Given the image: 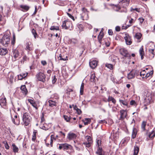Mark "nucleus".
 I'll use <instances>...</instances> for the list:
<instances>
[{"instance_id":"obj_39","label":"nucleus","mask_w":155,"mask_h":155,"mask_svg":"<svg viewBox=\"0 0 155 155\" xmlns=\"http://www.w3.org/2000/svg\"><path fill=\"white\" fill-rule=\"evenodd\" d=\"M105 66L110 70H112L113 69V66L111 64L107 63Z\"/></svg>"},{"instance_id":"obj_58","label":"nucleus","mask_w":155,"mask_h":155,"mask_svg":"<svg viewBox=\"0 0 155 155\" xmlns=\"http://www.w3.org/2000/svg\"><path fill=\"white\" fill-rule=\"evenodd\" d=\"M41 63L44 66L46 65L47 64V62L45 61H41Z\"/></svg>"},{"instance_id":"obj_49","label":"nucleus","mask_w":155,"mask_h":155,"mask_svg":"<svg viewBox=\"0 0 155 155\" xmlns=\"http://www.w3.org/2000/svg\"><path fill=\"white\" fill-rule=\"evenodd\" d=\"M44 116V113H42V116L41 117V123H42L45 120Z\"/></svg>"},{"instance_id":"obj_59","label":"nucleus","mask_w":155,"mask_h":155,"mask_svg":"<svg viewBox=\"0 0 155 155\" xmlns=\"http://www.w3.org/2000/svg\"><path fill=\"white\" fill-rule=\"evenodd\" d=\"M139 20H140V23L142 24L143 21L144 19L143 18H139Z\"/></svg>"},{"instance_id":"obj_3","label":"nucleus","mask_w":155,"mask_h":155,"mask_svg":"<svg viewBox=\"0 0 155 155\" xmlns=\"http://www.w3.org/2000/svg\"><path fill=\"white\" fill-rule=\"evenodd\" d=\"M12 52L13 54H12V56L13 58H12L13 61H15L20 58V55L17 50H13Z\"/></svg>"},{"instance_id":"obj_30","label":"nucleus","mask_w":155,"mask_h":155,"mask_svg":"<svg viewBox=\"0 0 155 155\" xmlns=\"http://www.w3.org/2000/svg\"><path fill=\"white\" fill-rule=\"evenodd\" d=\"M108 101H111L114 104H115L116 102L115 100L112 97L109 96L108 99Z\"/></svg>"},{"instance_id":"obj_55","label":"nucleus","mask_w":155,"mask_h":155,"mask_svg":"<svg viewBox=\"0 0 155 155\" xmlns=\"http://www.w3.org/2000/svg\"><path fill=\"white\" fill-rule=\"evenodd\" d=\"M108 33L110 35H112L113 34V32L112 30H109L108 31Z\"/></svg>"},{"instance_id":"obj_6","label":"nucleus","mask_w":155,"mask_h":155,"mask_svg":"<svg viewBox=\"0 0 155 155\" xmlns=\"http://www.w3.org/2000/svg\"><path fill=\"white\" fill-rule=\"evenodd\" d=\"M120 117L119 118V120H123L127 116V114L126 110H121L120 111Z\"/></svg>"},{"instance_id":"obj_2","label":"nucleus","mask_w":155,"mask_h":155,"mask_svg":"<svg viewBox=\"0 0 155 155\" xmlns=\"http://www.w3.org/2000/svg\"><path fill=\"white\" fill-rule=\"evenodd\" d=\"M22 119L24 124L27 126L29 124L31 119V117L28 113H25L24 114Z\"/></svg>"},{"instance_id":"obj_31","label":"nucleus","mask_w":155,"mask_h":155,"mask_svg":"<svg viewBox=\"0 0 155 155\" xmlns=\"http://www.w3.org/2000/svg\"><path fill=\"white\" fill-rule=\"evenodd\" d=\"M96 76L95 74L94 73L91 74V78L90 80L91 82H94L96 81Z\"/></svg>"},{"instance_id":"obj_16","label":"nucleus","mask_w":155,"mask_h":155,"mask_svg":"<svg viewBox=\"0 0 155 155\" xmlns=\"http://www.w3.org/2000/svg\"><path fill=\"white\" fill-rule=\"evenodd\" d=\"M26 49L28 50V51L33 50V46L31 44V43H30V44L29 43H28L27 44Z\"/></svg>"},{"instance_id":"obj_33","label":"nucleus","mask_w":155,"mask_h":155,"mask_svg":"<svg viewBox=\"0 0 155 155\" xmlns=\"http://www.w3.org/2000/svg\"><path fill=\"white\" fill-rule=\"evenodd\" d=\"M84 85V83L82 82L81 84L80 90V93L81 95H82L83 94Z\"/></svg>"},{"instance_id":"obj_35","label":"nucleus","mask_w":155,"mask_h":155,"mask_svg":"<svg viewBox=\"0 0 155 155\" xmlns=\"http://www.w3.org/2000/svg\"><path fill=\"white\" fill-rule=\"evenodd\" d=\"M147 122L145 121H143L141 124V128L144 131L145 130V127L146 125Z\"/></svg>"},{"instance_id":"obj_63","label":"nucleus","mask_w":155,"mask_h":155,"mask_svg":"<svg viewBox=\"0 0 155 155\" xmlns=\"http://www.w3.org/2000/svg\"><path fill=\"white\" fill-rule=\"evenodd\" d=\"M5 148L7 149H8L9 148V147L8 146V143H6L5 145Z\"/></svg>"},{"instance_id":"obj_47","label":"nucleus","mask_w":155,"mask_h":155,"mask_svg":"<svg viewBox=\"0 0 155 155\" xmlns=\"http://www.w3.org/2000/svg\"><path fill=\"white\" fill-rule=\"evenodd\" d=\"M57 81V79L56 78L55 76H54L52 78V83L53 84H54Z\"/></svg>"},{"instance_id":"obj_10","label":"nucleus","mask_w":155,"mask_h":155,"mask_svg":"<svg viewBox=\"0 0 155 155\" xmlns=\"http://www.w3.org/2000/svg\"><path fill=\"white\" fill-rule=\"evenodd\" d=\"M89 64L90 67L93 69L95 68L97 65V62L96 60H93L92 61L90 62Z\"/></svg>"},{"instance_id":"obj_34","label":"nucleus","mask_w":155,"mask_h":155,"mask_svg":"<svg viewBox=\"0 0 155 155\" xmlns=\"http://www.w3.org/2000/svg\"><path fill=\"white\" fill-rule=\"evenodd\" d=\"M91 141L84 142L83 143V144L86 146V147H89L91 146Z\"/></svg>"},{"instance_id":"obj_64","label":"nucleus","mask_w":155,"mask_h":155,"mask_svg":"<svg viewBox=\"0 0 155 155\" xmlns=\"http://www.w3.org/2000/svg\"><path fill=\"white\" fill-rule=\"evenodd\" d=\"M27 57L25 56H24L23 57V61H27Z\"/></svg>"},{"instance_id":"obj_36","label":"nucleus","mask_w":155,"mask_h":155,"mask_svg":"<svg viewBox=\"0 0 155 155\" xmlns=\"http://www.w3.org/2000/svg\"><path fill=\"white\" fill-rule=\"evenodd\" d=\"M51 30H59V28L58 26H51L50 28Z\"/></svg>"},{"instance_id":"obj_46","label":"nucleus","mask_w":155,"mask_h":155,"mask_svg":"<svg viewBox=\"0 0 155 155\" xmlns=\"http://www.w3.org/2000/svg\"><path fill=\"white\" fill-rule=\"evenodd\" d=\"M130 104L132 106H136L137 104L135 101L132 100L130 102Z\"/></svg>"},{"instance_id":"obj_13","label":"nucleus","mask_w":155,"mask_h":155,"mask_svg":"<svg viewBox=\"0 0 155 155\" xmlns=\"http://www.w3.org/2000/svg\"><path fill=\"white\" fill-rule=\"evenodd\" d=\"M8 50L7 49L1 48H0V54L2 55H4L7 54Z\"/></svg>"},{"instance_id":"obj_54","label":"nucleus","mask_w":155,"mask_h":155,"mask_svg":"<svg viewBox=\"0 0 155 155\" xmlns=\"http://www.w3.org/2000/svg\"><path fill=\"white\" fill-rule=\"evenodd\" d=\"M67 14L70 18H71L74 21V17L73 16H72L71 14L68 13H67Z\"/></svg>"},{"instance_id":"obj_11","label":"nucleus","mask_w":155,"mask_h":155,"mask_svg":"<svg viewBox=\"0 0 155 155\" xmlns=\"http://www.w3.org/2000/svg\"><path fill=\"white\" fill-rule=\"evenodd\" d=\"M63 149L65 150H71L72 149V147L71 145L66 143H62Z\"/></svg>"},{"instance_id":"obj_44","label":"nucleus","mask_w":155,"mask_h":155,"mask_svg":"<svg viewBox=\"0 0 155 155\" xmlns=\"http://www.w3.org/2000/svg\"><path fill=\"white\" fill-rule=\"evenodd\" d=\"M153 70H152L150 71L149 73H147V74L146 75L145 77H149L150 76L153 74Z\"/></svg>"},{"instance_id":"obj_19","label":"nucleus","mask_w":155,"mask_h":155,"mask_svg":"<svg viewBox=\"0 0 155 155\" xmlns=\"http://www.w3.org/2000/svg\"><path fill=\"white\" fill-rule=\"evenodd\" d=\"M124 39L127 45H130L131 44L132 42L131 41L130 37H128L127 36H126L124 37Z\"/></svg>"},{"instance_id":"obj_18","label":"nucleus","mask_w":155,"mask_h":155,"mask_svg":"<svg viewBox=\"0 0 155 155\" xmlns=\"http://www.w3.org/2000/svg\"><path fill=\"white\" fill-rule=\"evenodd\" d=\"M20 89L24 94H25V95L27 94L28 91L25 85L21 86Z\"/></svg>"},{"instance_id":"obj_9","label":"nucleus","mask_w":155,"mask_h":155,"mask_svg":"<svg viewBox=\"0 0 155 155\" xmlns=\"http://www.w3.org/2000/svg\"><path fill=\"white\" fill-rule=\"evenodd\" d=\"M152 99V97L151 96L146 97L144 98V103L145 104V105H148L151 102V101Z\"/></svg>"},{"instance_id":"obj_7","label":"nucleus","mask_w":155,"mask_h":155,"mask_svg":"<svg viewBox=\"0 0 155 155\" xmlns=\"http://www.w3.org/2000/svg\"><path fill=\"white\" fill-rule=\"evenodd\" d=\"M120 54L125 57H127L129 56V54L125 48H122L120 49Z\"/></svg>"},{"instance_id":"obj_17","label":"nucleus","mask_w":155,"mask_h":155,"mask_svg":"<svg viewBox=\"0 0 155 155\" xmlns=\"http://www.w3.org/2000/svg\"><path fill=\"white\" fill-rule=\"evenodd\" d=\"M104 36V34L103 33H102L101 31L97 37L98 41L99 42L100 44H101L102 39L103 38Z\"/></svg>"},{"instance_id":"obj_43","label":"nucleus","mask_w":155,"mask_h":155,"mask_svg":"<svg viewBox=\"0 0 155 155\" xmlns=\"http://www.w3.org/2000/svg\"><path fill=\"white\" fill-rule=\"evenodd\" d=\"M140 75L141 76H143V78L144 76H146V71H145L144 70H143V71L140 72Z\"/></svg>"},{"instance_id":"obj_60","label":"nucleus","mask_w":155,"mask_h":155,"mask_svg":"<svg viewBox=\"0 0 155 155\" xmlns=\"http://www.w3.org/2000/svg\"><path fill=\"white\" fill-rule=\"evenodd\" d=\"M97 144L98 145V147H100L99 146L100 145V144L101 143V141L98 140L97 141Z\"/></svg>"},{"instance_id":"obj_28","label":"nucleus","mask_w":155,"mask_h":155,"mask_svg":"<svg viewBox=\"0 0 155 155\" xmlns=\"http://www.w3.org/2000/svg\"><path fill=\"white\" fill-rule=\"evenodd\" d=\"M154 49H149V51L150 54L151 55V58H153L154 55Z\"/></svg>"},{"instance_id":"obj_57","label":"nucleus","mask_w":155,"mask_h":155,"mask_svg":"<svg viewBox=\"0 0 155 155\" xmlns=\"http://www.w3.org/2000/svg\"><path fill=\"white\" fill-rule=\"evenodd\" d=\"M52 135H51V141H50V145L51 147H52V144L53 143V140L52 139Z\"/></svg>"},{"instance_id":"obj_8","label":"nucleus","mask_w":155,"mask_h":155,"mask_svg":"<svg viewBox=\"0 0 155 155\" xmlns=\"http://www.w3.org/2000/svg\"><path fill=\"white\" fill-rule=\"evenodd\" d=\"M77 137L76 135L72 133H69L67 136V138L69 140L74 139L76 138Z\"/></svg>"},{"instance_id":"obj_14","label":"nucleus","mask_w":155,"mask_h":155,"mask_svg":"<svg viewBox=\"0 0 155 155\" xmlns=\"http://www.w3.org/2000/svg\"><path fill=\"white\" fill-rule=\"evenodd\" d=\"M28 101L32 105L35 107L36 110L38 109L37 105L35 102L33 100L31 99H28Z\"/></svg>"},{"instance_id":"obj_41","label":"nucleus","mask_w":155,"mask_h":155,"mask_svg":"<svg viewBox=\"0 0 155 155\" xmlns=\"http://www.w3.org/2000/svg\"><path fill=\"white\" fill-rule=\"evenodd\" d=\"M63 117H64V120H66V121L69 122L70 121L71 119L70 116L69 117L68 116H66V115H64L63 116Z\"/></svg>"},{"instance_id":"obj_27","label":"nucleus","mask_w":155,"mask_h":155,"mask_svg":"<svg viewBox=\"0 0 155 155\" xmlns=\"http://www.w3.org/2000/svg\"><path fill=\"white\" fill-rule=\"evenodd\" d=\"M119 101L120 104H122L123 105L127 106H128V103L127 101L120 99Z\"/></svg>"},{"instance_id":"obj_38","label":"nucleus","mask_w":155,"mask_h":155,"mask_svg":"<svg viewBox=\"0 0 155 155\" xmlns=\"http://www.w3.org/2000/svg\"><path fill=\"white\" fill-rule=\"evenodd\" d=\"M37 132L36 130H34V131L33 132V135L32 136V140L33 141H35L36 140V134Z\"/></svg>"},{"instance_id":"obj_40","label":"nucleus","mask_w":155,"mask_h":155,"mask_svg":"<svg viewBox=\"0 0 155 155\" xmlns=\"http://www.w3.org/2000/svg\"><path fill=\"white\" fill-rule=\"evenodd\" d=\"M31 32L32 34L33 35L35 38H36L37 36H38V35L35 30L33 28Z\"/></svg>"},{"instance_id":"obj_25","label":"nucleus","mask_w":155,"mask_h":155,"mask_svg":"<svg viewBox=\"0 0 155 155\" xmlns=\"http://www.w3.org/2000/svg\"><path fill=\"white\" fill-rule=\"evenodd\" d=\"M140 54L141 56V58L142 60L143 58V55L144 54V51L143 48H141L139 50Z\"/></svg>"},{"instance_id":"obj_52","label":"nucleus","mask_w":155,"mask_h":155,"mask_svg":"<svg viewBox=\"0 0 155 155\" xmlns=\"http://www.w3.org/2000/svg\"><path fill=\"white\" fill-rule=\"evenodd\" d=\"M59 57H60L59 60H63V61L66 60V59H67V57H66L65 58H62V56H61V55H60L59 56Z\"/></svg>"},{"instance_id":"obj_42","label":"nucleus","mask_w":155,"mask_h":155,"mask_svg":"<svg viewBox=\"0 0 155 155\" xmlns=\"http://www.w3.org/2000/svg\"><path fill=\"white\" fill-rule=\"evenodd\" d=\"M141 37V35L140 33H137L135 35V37L138 39H140Z\"/></svg>"},{"instance_id":"obj_20","label":"nucleus","mask_w":155,"mask_h":155,"mask_svg":"<svg viewBox=\"0 0 155 155\" xmlns=\"http://www.w3.org/2000/svg\"><path fill=\"white\" fill-rule=\"evenodd\" d=\"M137 133V130L135 128H134L133 130V131L132 134V137L133 139L136 138Z\"/></svg>"},{"instance_id":"obj_21","label":"nucleus","mask_w":155,"mask_h":155,"mask_svg":"<svg viewBox=\"0 0 155 155\" xmlns=\"http://www.w3.org/2000/svg\"><path fill=\"white\" fill-rule=\"evenodd\" d=\"M6 103V99L5 98H2L0 99V104L1 106L5 105Z\"/></svg>"},{"instance_id":"obj_4","label":"nucleus","mask_w":155,"mask_h":155,"mask_svg":"<svg viewBox=\"0 0 155 155\" xmlns=\"http://www.w3.org/2000/svg\"><path fill=\"white\" fill-rule=\"evenodd\" d=\"M139 74V71L135 70H132L130 73L128 74V78L131 79L134 78L135 75L138 76Z\"/></svg>"},{"instance_id":"obj_26","label":"nucleus","mask_w":155,"mask_h":155,"mask_svg":"<svg viewBox=\"0 0 155 155\" xmlns=\"http://www.w3.org/2000/svg\"><path fill=\"white\" fill-rule=\"evenodd\" d=\"M20 7L23 9L22 10L24 12L28 11L29 8V7L28 6L24 5H21L20 6Z\"/></svg>"},{"instance_id":"obj_22","label":"nucleus","mask_w":155,"mask_h":155,"mask_svg":"<svg viewBox=\"0 0 155 155\" xmlns=\"http://www.w3.org/2000/svg\"><path fill=\"white\" fill-rule=\"evenodd\" d=\"M82 121L84 122V123L85 125H87L90 123L91 120L90 118H86L84 119Z\"/></svg>"},{"instance_id":"obj_50","label":"nucleus","mask_w":155,"mask_h":155,"mask_svg":"<svg viewBox=\"0 0 155 155\" xmlns=\"http://www.w3.org/2000/svg\"><path fill=\"white\" fill-rule=\"evenodd\" d=\"M13 40L12 42V45H14L15 43V35H13Z\"/></svg>"},{"instance_id":"obj_1","label":"nucleus","mask_w":155,"mask_h":155,"mask_svg":"<svg viewBox=\"0 0 155 155\" xmlns=\"http://www.w3.org/2000/svg\"><path fill=\"white\" fill-rule=\"evenodd\" d=\"M10 38L8 35H4L2 39H0V43L2 45L7 47L8 46V43L10 42Z\"/></svg>"},{"instance_id":"obj_15","label":"nucleus","mask_w":155,"mask_h":155,"mask_svg":"<svg viewBox=\"0 0 155 155\" xmlns=\"http://www.w3.org/2000/svg\"><path fill=\"white\" fill-rule=\"evenodd\" d=\"M103 149L101 147L97 148V150L96 152V153L98 155H104L103 153Z\"/></svg>"},{"instance_id":"obj_29","label":"nucleus","mask_w":155,"mask_h":155,"mask_svg":"<svg viewBox=\"0 0 155 155\" xmlns=\"http://www.w3.org/2000/svg\"><path fill=\"white\" fill-rule=\"evenodd\" d=\"M74 110H76L77 113L78 114L80 115L82 113V111L81 110L78 109L76 105H75L74 107Z\"/></svg>"},{"instance_id":"obj_45","label":"nucleus","mask_w":155,"mask_h":155,"mask_svg":"<svg viewBox=\"0 0 155 155\" xmlns=\"http://www.w3.org/2000/svg\"><path fill=\"white\" fill-rule=\"evenodd\" d=\"M122 3H124L126 5H128L129 4V0H122L121 2Z\"/></svg>"},{"instance_id":"obj_48","label":"nucleus","mask_w":155,"mask_h":155,"mask_svg":"<svg viewBox=\"0 0 155 155\" xmlns=\"http://www.w3.org/2000/svg\"><path fill=\"white\" fill-rule=\"evenodd\" d=\"M26 77V76H25L24 77H22L21 75H18V79L19 80H22L23 78H25Z\"/></svg>"},{"instance_id":"obj_61","label":"nucleus","mask_w":155,"mask_h":155,"mask_svg":"<svg viewBox=\"0 0 155 155\" xmlns=\"http://www.w3.org/2000/svg\"><path fill=\"white\" fill-rule=\"evenodd\" d=\"M134 21H135L133 19L131 18V20L129 21V23L130 24H132V23L134 22Z\"/></svg>"},{"instance_id":"obj_51","label":"nucleus","mask_w":155,"mask_h":155,"mask_svg":"<svg viewBox=\"0 0 155 155\" xmlns=\"http://www.w3.org/2000/svg\"><path fill=\"white\" fill-rule=\"evenodd\" d=\"M72 91H73V90L68 88L66 90V94H68V93H70V92Z\"/></svg>"},{"instance_id":"obj_12","label":"nucleus","mask_w":155,"mask_h":155,"mask_svg":"<svg viewBox=\"0 0 155 155\" xmlns=\"http://www.w3.org/2000/svg\"><path fill=\"white\" fill-rule=\"evenodd\" d=\"M19 118H18V117L17 115H15L14 116V118H12V121L16 125H18L20 124V121H19Z\"/></svg>"},{"instance_id":"obj_56","label":"nucleus","mask_w":155,"mask_h":155,"mask_svg":"<svg viewBox=\"0 0 155 155\" xmlns=\"http://www.w3.org/2000/svg\"><path fill=\"white\" fill-rule=\"evenodd\" d=\"M77 41H76L74 39H73L71 40V43L74 44H76L77 43Z\"/></svg>"},{"instance_id":"obj_23","label":"nucleus","mask_w":155,"mask_h":155,"mask_svg":"<svg viewBox=\"0 0 155 155\" xmlns=\"http://www.w3.org/2000/svg\"><path fill=\"white\" fill-rule=\"evenodd\" d=\"M139 150V147L137 146H135L134 147V153L133 155H137Z\"/></svg>"},{"instance_id":"obj_5","label":"nucleus","mask_w":155,"mask_h":155,"mask_svg":"<svg viewBox=\"0 0 155 155\" xmlns=\"http://www.w3.org/2000/svg\"><path fill=\"white\" fill-rule=\"evenodd\" d=\"M37 79L40 81L45 82V75L43 73L39 72L36 75Z\"/></svg>"},{"instance_id":"obj_37","label":"nucleus","mask_w":155,"mask_h":155,"mask_svg":"<svg viewBox=\"0 0 155 155\" xmlns=\"http://www.w3.org/2000/svg\"><path fill=\"white\" fill-rule=\"evenodd\" d=\"M67 22V21L66 20H65L63 22L62 25V27L63 28H64L66 29H68V28L66 25V23Z\"/></svg>"},{"instance_id":"obj_32","label":"nucleus","mask_w":155,"mask_h":155,"mask_svg":"<svg viewBox=\"0 0 155 155\" xmlns=\"http://www.w3.org/2000/svg\"><path fill=\"white\" fill-rule=\"evenodd\" d=\"M48 102L49 103V105L51 107H53L54 106H56V103L51 100H49Z\"/></svg>"},{"instance_id":"obj_24","label":"nucleus","mask_w":155,"mask_h":155,"mask_svg":"<svg viewBox=\"0 0 155 155\" xmlns=\"http://www.w3.org/2000/svg\"><path fill=\"white\" fill-rule=\"evenodd\" d=\"M12 146L13 151L15 153L18 152V148L15 145L14 143H13Z\"/></svg>"},{"instance_id":"obj_62","label":"nucleus","mask_w":155,"mask_h":155,"mask_svg":"<svg viewBox=\"0 0 155 155\" xmlns=\"http://www.w3.org/2000/svg\"><path fill=\"white\" fill-rule=\"evenodd\" d=\"M86 137L87 140V142L91 141V137L90 136H87Z\"/></svg>"},{"instance_id":"obj_53","label":"nucleus","mask_w":155,"mask_h":155,"mask_svg":"<svg viewBox=\"0 0 155 155\" xmlns=\"http://www.w3.org/2000/svg\"><path fill=\"white\" fill-rule=\"evenodd\" d=\"M120 29L119 26H117L115 28V30L117 31H120Z\"/></svg>"}]
</instances>
